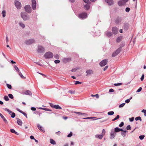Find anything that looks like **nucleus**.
I'll return each instance as SVG.
<instances>
[{"label": "nucleus", "mask_w": 146, "mask_h": 146, "mask_svg": "<svg viewBox=\"0 0 146 146\" xmlns=\"http://www.w3.org/2000/svg\"><path fill=\"white\" fill-rule=\"evenodd\" d=\"M108 62V60L107 59H104L102 60L100 63V65L101 66H105L107 64Z\"/></svg>", "instance_id": "obj_7"}, {"label": "nucleus", "mask_w": 146, "mask_h": 146, "mask_svg": "<svg viewBox=\"0 0 146 146\" xmlns=\"http://www.w3.org/2000/svg\"><path fill=\"white\" fill-rule=\"evenodd\" d=\"M21 16L24 21L28 20L30 19L29 15L25 12H22L21 14Z\"/></svg>", "instance_id": "obj_1"}, {"label": "nucleus", "mask_w": 146, "mask_h": 146, "mask_svg": "<svg viewBox=\"0 0 146 146\" xmlns=\"http://www.w3.org/2000/svg\"><path fill=\"white\" fill-rule=\"evenodd\" d=\"M84 7L86 10H88L90 8V6L89 5L87 4L84 5Z\"/></svg>", "instance_id": "obj_28"}, {"label": "nucleus", "mask_w": 146, "mask_h": 146, "mask_svg": "<svg viewBox=\"0 0 146 146\" xmlns=\"http://www.w3.org/2000/svg\"><path fill=\"white\" fill-rule=\"evenodd\" d=\"M118 31V29L117 27H113L112 28V33L115 35L117 34Z\"/></svg>", "instance_id": "obj_10"}, {"label": "nucleus", "mask_w": 146, "mask_h": 146, "mask_svg": "<svg viewBox=\"0 0 146 146\" xmlns=\"http://www.w3.org/2000/svg\"><path fill=\"white\" fill-rule=\"evenodd\" d=\"M35 42V40L33 39H30L28 40H26L25 43L27 45H30L31 44Z\"/></svg>", "instance_id": "obj_9"}, {"label": "nucleus", "mask_w": 146, "mask_h": 146, "mask_svg": "<svg viewBox=\"0 0 146 146\" xmlns=\"http://www.w3.org/2000/svg\"><path fill=\"white\" fill-rule=\"evenodd\" d=\"M118 5L120 6H121L122 5H124L125 4L123 2L122 0L121 1H119L118 2Z\"/></svg>", "instance_id": "obj_22"}, {"label": "nucleus", "mask_w": 146, "mask_h": 146, "mask_svg": "<svg viewBox=\"0 0 146 146\" xmlns=\"http://www.w3.org/2000/svg\"><path fill=\"white\" fill-rule=\"evenodd\" d=\"M34 113H35V114H38L39 115V117H40L42 113L41 112H40L39 111H35Z\"/></svg>", "instance_id": "obj_25"}, {"label": "nucleus", "mask_w": 146, "mask_h": 146, "mask_svg": "<svg viewBox=\"0 0 146 146\" xmlns=\"http://www.w3.org/2000/svg\"><path fill=\"white\" fill-rule=\"evenodd\" d=\"M126 129L127 130H131V127L130 125H128L126 127Z\"/></svg>", "instance_id": "obj_47"}, {"label": "nucleus", "mask_w": 146, "mask_h": 146, "mask_svg": "<svg viewBox=\"0 0 146 146\" xmlns=\"http://www.w3.org/2000/svg\"><path fill=\"white\" fill-rule=\"evenodd\" d=\"M17 120L18 124L20 126H21L23 123L21 120L18 118H17Z\"/></svg>", "instance_id": "obj_20"}, {"label": "nucleus", "mask_w": 146, "mask_h": 146, "mask_svg": "<svg viewBox=\"0 0 146 146\" xmlns=\"http://www.w3.org/2000/svg\"><path fill=\"white\" fill-rule=\"evenodd\" d=\"M72 135V133L71 132L68 135L67 137H71Z\"/></svg>", "instance_id": "obj_62"}, {"label": "nucleus", "mask_w": 146, "mask_h": 146, "mask_svg": "<svg viewBox=\"0 0 146 146\" xmlns=\"http://www.w3.org/2000/svg\"><path fill=\"white\" fill-rule=\"evenodd\" d=\"M5 14L6 11L5 10L3 11L2 12V15L3 17H5Z\"/></svg>", "instance_id": "obj_34"}, {"label": "nucleus", "mask_w": 146, "mask_h": 146, "mask_svg": "<svg viewBox=\"0 0 146 146\" xmlns=\"http://www.w3.org/2000/svg\"><path fill=\"white\" fill-rule=\"evenodd\" d=\"M32 6L33 10L36 9V2L35 0H32Z\"/></svg>", "instance_id": "obj_12"}, {"label": "nucleus", "mask_w": 146, "mask_h": 146, "mask_svg": "<svg viewBox=\"0 0 146 146\" xmlns=\"http://www.w3.org/2000/svg\"><path fill=\"white\" fill-rule=\"evenodd\" d=\"M83 1L84 2L87 3H90L89 0H84Z\"/></svg>", "instance_id": "obj_58"}, {"label": "nucleus", "mask_w": 146, "mask_h": 146, "mask_svg": "<svg viewBox=\"0 0 146 146\" xmlns=\"http://www.w3.org/2000/svg\"><path fill=\"white\" fill-rule=\"evenodd\" d=\"M18 73H19V75L20 76L21 78L24 79H25L26 78L20 72V71L18 72Z\"/></svg>", "instance_id": "obj_27"}, {"label": "nucleus", "mask_w": 146, "mask_h": 146, "mask_svg": "<svg viewBox=\"0 0 146 146\" xmlns=\"http://www.w3.org/2000/svg\"><path fill=\"white\" fill-rule=\"evenodd\" d=\"M122 84V83H115L114 84V85L115 86H120Z\"/></svg>", "instance_id": "obj_41"}, {"label": "nucleus", "mask_w": 146, "mask_h": 146, "mask_svg": "<svg viewBox=\"0 0 146 146\" xmlns=\"http://www.w3.org/2000/svg\"><path fill=\"white\" fill-rule=\"evenodd\" d=\"M119 118V115H117L116 117L114 118L113 119H112V121H114L116 120L117 119Z\"/></svg>", "instance_id": "obj_36"}, {"label": "nucleus", "mask_w": 146, "mask_h": 146, "mask_svg": "<svg viewBox=\"0 0 146 146\" xmlns=\"http://www.w3.org/2000/svg\"><path fill=\"white\" fill-rule=\"evenodd\" d=\"M108 3L109 5H111L113 4V0H105Z\"/></svg>", "instance_id": "obj_21"}, {"label": "nucleus", "mask_w": 146, "mask_h": 146, "mask_svg": "<svg viewBox=\"0 0 146 146\" xmlns=\"http://www.w3.org/2000/svg\"><path fill=\"white\" fill-rule=\"evenodd\" d=\"M142 88L141 87H140L136 91V92H139L141 91L142 90Z\"/></svg>", "instance_id": "obj_54"}, {"label": "nucleus", "mask_w": 146, "mask_h": 146, "mask_svg": "<svg viewBox=\"0 0 146 146\" xmlns=\"http://www.w3.org/2000/svg\"><path fill=\"white\" fill-rule=\"evenodd\" d=\"M122 38V37L121 36H119V37H118L116 40V42H120L121 40V39Z\"/></svg>", "instance_id": "obj_26"}, {"label": "nucleus", "mask_w": 146, "mask_h": 146, "mask_svg": "<svg viewBox=\"0 0 146 146\" xmlns=\"http://www.w3.org/2000/svg\"><path fill=\"white\" fill-rule=\"evenodd\" d=\"M135 120L137 121L138 120H139L140 121H141L142 119L141 118L140 116L137 117L135 118Z\"/></svg>", "instance_id": "obj_38"}, {"label": "nucleus", "mask_w": 146, "mask_h": 146, "mask_svg": "<svg viewBox=\"0 0 146 146\" xmlns=\"http://www.w3.org/2000/svg\"><path fill=\"white\" fill-rule=\"evenodd\" d=\"M20 26L22 28H24L25 27V25L22 22H19V23Z\"/></svg>", "instance_id": "obj_32"}, {"label": "nucleus", "mask_w": 146, "mask_h": 146, "mask_svg": "<svg viewBox=\"0 0 146 146\" xmlns=\"http://www.w3.org/2000/svg\"><path fill=\"white\" fill-rule=\"evenodd\" d=\"M130 10V9L129 7H127L125 9V11L127 12H128Z\"/></svg>", "instance_id": "obj_59"}, {"label": "nucleus", "mask_w": 146, "mask_h": 146, "mask_svg": "<svg viewBox=\"0 0 146 146\" xmlns=\"http://www.w3.org/2000/svg\"><path fill=\"white\" fill-rule=\"evenodd\" d=\"M15 114L14 113L12 112L11 117L12 118H14L15 117Z\"/></svg>", "instance_id": "obj_53"}, {"label": "nucleus", "mask_w": 146, "mask_h": 146, "mask_svg": "<svg viewBox=\"0 0 146 146\" xmlns=\"http://www.w3.org/2000/svg\"><path fill=\"white\" fill-rule=\"evenodd\" d=\"M10 131L12 133H14L15 132V131L13 129H10Z\"/></svg>", "instance_id": "obj_63"}, {"label": "nucleus", "mask_w": 146, "mask_h": 146, "mask_svg": "<svg viewBox=\"0 0 146 146\" xmlns=\"http://www.w3.org/2000/svg\"><path fill=\"white\" fill-rule=\"evenodd\" d=\"M116 52H114L112 54V56L113 57H114L115 56H116L117 55Z\"/></svg>", "instance_id": "obj_44"}, {"label": "nucleus", "mask_w": 146, "mask_h": 146, "mask_svg": "<svg viewBox=\"0 0 146 146\" xmlns=\"http://www.w3.org/2000/svg\"><path fill=\"white\" fill-rule=\"evenodd\" d=\"M105 35L108 37H110L112 35V33L110 31H107L105 32Z\"/></svg>", "instance_id": "obj_19"}, {"label": "nucleus", "mask_w": 146, "mask_h": 146, "mask_svg": "<svg viewBox=\"0 0 146 146\" xmlns=\"http://www.w3.org/2000/svg\"><path fill=\"white\" fill-rule=\"evenodd\" d=\"M141 112H142L144 113L145 114V116L146 115V110L143 109L142 110Z\"/></svg>", "instance_id": "obj_60"}, {"label": "nucleus", "mask_w": 146, "mask_h": 146, "mask_svg": "<svg viewBox=\"0 0 146 146\" xmlns=\"http://www.w3.org/2000/svg\"><path fill=\"white\" fill-rule=\"evenodd\" d=\"M87 14L86 13H80L78 15L79 17L82 19H85L87 18Z\"/></svg>", "instance_id": "obj_5"}, {"label": "nucleus", "mask_w": 146, "mask_h": 146, "mask_svg": "<svg viewBox=\"0 0 146 146\" xmlns=\"http://www.w3.org/2000/svg\"><path fill=\"white\" fill-rule=\"evenodd\" d=\"M21 113L23 114L24 116H25L27 118V114L26 113L23 111L22 112H21Z\"/></svg>", "instance_id": "obj_50"}, {"label": "nucleus", "mask_w": 146, "mask_h": 146, "mask_svg": "<svg viewBox=\"0 0 146 146\" xmlns=\"http://www.w3.org/2000/svg\"><path fill=\"white\" fill-rule=\"evenodd\" d=\"M126 132H121V135L123 137H125L126 136Z\"/></svg>", "instance_id": "obj_49"}, {"label": "nucleus", "mask_w": 146, "mask_h": 146, "mask_svg": "<svg viewBox=\"0 0 146 146\" xmlns=\"http://www.w3.org/2000/svg\"><path fill=\"white\" fill-rule=\"evenodd\" d=\"M15 5L18 9H20L21 7V5L20 2L16 1L15 2Z\"/></svg>", "instance_id": "obj_11"}, {"label": "nucleus", "mask_w": 146, "mask_h": 146, "mask_svg": "<svg viewBox=\"0 0 146 146\" xmlns=\"http://www.w3.org/2000/svg\"><path fill=\"white\" fill-rule=\"evenodd\" d=\"M45 51L44 48L42 46L38 45L37 49V52L39 53H42Z\"/></svg>", "instance_id": "obj_3"}, {"label": "nucleus", "mask_w": 146, "mask_h": 146, "mask_svg": "<svg viewBox=\"0 0 146 146\" xmlns=\"http://www.w3.org/2000/svg\"><path fill=\"white\" fill-rule=\"evenodd\" d=\"M7 88L9 89H11L12 88V86L11 85L7 84Z\"/></svg>", "instance_id": "obj_48"}, {"label": "nucleus", "mask_w": 146, "mask_h": 146, "mask_svg": "<svg viewBox=\"0 0 146 146\" xmlns=\"http://www.w3.org/2000/svg\"><path fill=\"white\" fill-rule=\"evenodd\" d=\"M81 84V82H80L78 81H76L75 82V84L76 85Z\"/></svg>", "instance_id": "obj_56"}, {"label": "nucleus", "mask_w": 146, "mask_h": 146, "mask_svg": "<svg viewBox=\"0 0 146 146\" xmlns=\"http://www.w3.org/2000/svg\"><path fill=\"white\" fill-rule=\"evenodd\" d=\"M115 133L113 131H111V133H110V138L111 139H113L115 136Z\"/></svg>", "instance_id": "obj_15"}, {"label": "nucleus", "mask_w": 146, "mask_h": 146, "mask_svg": "<svg viewBox=\"0 0 146 146\" xmlns=\"http://www.w3.org/2000/svg\"><path fill=\"white\" fill-rule=\"evenodd\" d=\"M132 98V97H131L129 99L126 100L125 101V102L126 103H128L129 102L130 100Z\"/></svg>", "instance_id": "obj_33"}, {"label": "nucleus", "mask_w": 146, "mask_h": 146, "mask_svg": "<svg viewBox=\"0 0 146 146\" xmlns=\"http://www.w3.org/2000/svg\"><path fill=\"white\" fill-rule=\"evenodd\" d=\"M119 128L118 127H116L114 129V131L115 132H119Z\"/></svg>", "instance_id": "obj_39"}, {"label": "nucleus", "mask_w": 146, "mask_h": 146, "mask_svg": "<svg viewBox=\"0 0 146 146\" xmlns=\"http://www.w3.org/2000/svg\"><path fill=\"white\" fill-rule=\"evenodd\" d=\"M53 56V53L50 52H46L44 55V56L46 59L52 58Z\"/></svg>", "instance_id": "obj_2"}, {"label": "nucleus", "mask_w": 146, "mask_h": 146, "mask_svg": "<svg viewBox=\"0 0 146 146\" xmlns=\"http://www.w3.org/2000/svg\"><path fill=\"white\" fill-rule=\"evenodd\" d=\"M54 57L56 59H59V56L58 54H56L54 55Z\"/></svg>", "instance_id": "obj_51"}, {"label": "nucleus", "mask_w": 146, "mask_h": 146, "mask_svg": "<svg viewBox=\"0 0 146 146\" xmlns=\"http://www.w3.org/2000/svg\"><path fill=\"white\" fill-rule=\"evenodd\" d=\"M134 119V117H133L131 118H129V120L130 121L132 122L133 121Z\"/></svg>", "instance_id": "obj_57"}, {"label": "nucleus", "mask_w": 146, "mask_h": 146, "mask_svg": "<svg viewBox=\"0 0 146 146\" xmlns=\"http://www.w3.org/2000/svg\"><path fill=\"white\" fill-rule=\"evenodd\" d=\"M8 96L10 98L13 99V96L11 94H8Z\"/></svg>", "instance_id": "obj_46"}, {"label": "nucleus", "mask_w": 146, "mask_h": 146, "mask_svg": "<svg viewBox=\"0 0 146 146\" xmlns=\"http://www.w3.org/2000/svg\"><path fill=\"white\" fill-rule=\"evenodd\" d=\"M114 114V112L113 111H109L108 113V115H112Z\"/></svg>", "instance_id": "obj_35"}, {"label": "nucleus", "mask_w": 146, "mask_h": 146, "mask_svg": "<svg viewBox=\"0 0 146 146\" xmlns=\"http://www.w3.org/2000/svg\"><path fill=\"white\" fill-rule=\"evenodd\" d=\"M14 67L15 69L17 71V72H19L20 71V70L17 67V66L16 65H15L14 66Z\"/></svg>", "instance_id": "obj_37"}, {"label": "nucleus", "mask_w": 146, "mask_h": 146, "mask_svg": "<svg viewBox=\"0 0 146 146\" xmlns=\"http://www.w3.org/2000/svg\"><path fill=\"white\" fill-rule=\"evenodd\" d=\"M129 27V25L127 23H125L123 26V29L125 31L128 30Z\"/></svg>", "instance_id": "obj_14"}, {"label": "nucleus", "mask_w": 146, "mask_h": 146, "mask_svg": "<svg viewBox=\"0 0 146 146\" xmlns=\"http://www.w3.org/2000/svg\"><path fill=\"white\" fill-rule=\"evenodd\" d=\"M125 104V103H123L121 104L119 106V108H122L124 106Z\"/></svg>", "instance_id": "obj_42"}, {"label": "nucleus", "mask_w": 146, "mask_h": 146, "mask_svg": "<svg viewBox=\"0 0 146 146\" xmlns=\"http://www.w3.org/2000/svg\"><path fill=\"white\" fill-rule=\"evenodd\" d=\"M77 69L78 68H74V69H72L71 71L72 72H74L77 70Z\"/></svg>", "instance_id": "obj_61"}, {"label": "nucleus", "mask_w": 146, "mask_h": 146, "mask_svg": "<svg viewBox=\"0 0 146 146\" xmlns=\"http://www.w3.org/2000/svg\"><path fill=\"white\" fill-rule=\"evenodd\" d=\"M0 116L1 118L3 119V121H4L5 123H7L8 122L7 119L4 117L3 115L0 113Z\"/></svg>", "instance_id": "obj_18"}, {"label": "nucleus", "mask_w": 146, "mask_h": 146, "mask_svg": "<svg viewBox=\"0 0 146 146\" xmlns=\"http://www.w3.org/2000/svg\"><path fill=\"white\" fill-rule=\"evenodd\" d=\"M86 73L87 74L86 76H88L93 74V71L92 70H87L86 71Z\"/></svg>", "instance_id": "obj_13"}, {"label": "nucleus", "mask_w": 146, "mask_h": 146, "mask_svg": "<svg viewBox=\"0 0 146 146\" xmlns=\"http://www.w3.org/2000/svg\"><path fill=\"white\" fill-rule=\"evenodd\" d=\"M60 61L59 60H56L54 61V62L55 63L57 64L59 63L60 62Z\"/></svg>", "instance_id": "obj_55"}, {"label": "nucleus", "mask_w": 146, "mask_h": 146, "mask_svg": "<svg viewBox=\"0 0 146 146\" xmlns=\"http://www.w3.org/2000/svg\"><path fill=\"white\" fill-rule=\"evenodd\" d=\"M73 113H76L78 114V115H83L85 114V113H83L79 112H76V111H73Z\"/></svg>", "instance_id": "obj_24"}, {"label": "nucleus", "mask_w": 146, "mask_h": 146, "mask_svg": "<svg viewBox=\"0 0 146 146\" xmlns=\"http://www.w3.org/2000/svg\"><path fill=\"white\" fill-rule=\"evenodd\" d=\"M121 50V48H120L117 49L115 52L117 54H118L120 52Z\"/></svg>", "instance_id": "obj_30"}, {"label": "nucleus", "mask_w": 146, "mask_h": 146, "mask_svg": "<svg viewBox=\"0 0 146 146\" xmlns=\"http://www.w3.org/2000/svg\"><path fill=\"white\" fill-rule=\"evenodd\" d=\"M50 106L52 108H55L56 109H62V108L59 105H54L52 103H49Z\"/></svg>", "instance_id": "obj_8"}, {"label": "nucleus", "mask_w": 146, "mask_h": 146, "mask_svg": "<svg viewBox=\"0 0 146 146\" xmlns=\"http://www.w3.org/2000/svg\"><path fill=\"white\" fill-rule=\"evenodd\" d=\"M5 110L7 111L9 114H11L12 113V112L11 111L7 108H5Z\"/></svg>", "instance_id": "obj_29"}, {"label": "nucleus", "mask_w": 146, "mask_h": 146, "mask_svg": "<svg viewBox=\"0 0 146 146\" xmlns=\"http://www.w3.org/2000/svg\"><path fill=\"white\" fill-rule=\"evenodd\" d=\"M124 125V123L123 122H121V123H120V124H119V126L120 127H122V126H123Z\"/></svg>", "instance_id": "obj_52"}, {"label": "nucleus", "mask_w": 146, "mask_h": 146, "mask_svg": "<svg viewBox=\"0 0 146 146\" xmlns=\"http://www.w3.org/2000/svg\"><path fill=\"white\" fill-rule=\"evenodd\" d=\"M71 59L70 58H65L64 59V60L66 62H68L69 61H70L71 60Z\"/></svg>", "instance_id": "obj_40"}, {"label": "nucleus", "mask_w": 146, "mask_h": 146, "mask_svg": "<svg viewBox=\"0 0 146 146\" xmlns=\"http://www.w3.org/2000/svg\"><path fill=\"white\" fill-rule=\"evenodd\" d=\"M144 75L143 74L141 78V81H143L144 79Z\"/></svg>", "instance_id": "obj_64"}, {"label": "nucleus", "mask_w": 146, "mask_h": 146, "mask_svg": "<svg viewBox=\"0 0 146 146\" xmlns=\"http://www.w3.org/2000/svg\"><path fill=\"white\" fill-rule=\"evenodd\" d=\"M37 126L38 128L40 130L43 132H45V131L44 130L43 128L39 124H38Z\"/></svg>", "instance_id": "obj_16"}, {"label": "nucleus", "mask_w": 146, "mask_h": 146, "mask_svg": "<svg viewBox=\"0 0 146 146\" xmlns=\"http://www.w3.org/2000/svg\"><path fill=\"white\" fill-rule=\"evenodd\" d=\"M122 19L121 18H117L115 20V22L117 24H119L121 22Z\"/></svg>", "instance_id": "obj_17"}, {"label": "nucleus", "mask_w": 146, "mask_h": 146, "mask_svg": "<svg viewBox=\"0 0 146 146\" xmlns=\"http://www.w3.org/2000/svg\"><path fill=\"white\" fill-rule=\"evenodd\" d=\"M144 135H141L139 136V137L140 140H142L144 139Z\"/></svg>", "instance_id": "obj_45"}, {"label": "nucleus", "mask_w": 146, "mask_h": 146, "mask_svg": "<svg viewBox=\"0 0 146 146\" xmlns=\"http://www.w3.org/2000/svg\"><path fill=\"white\" fill-rule=\"evenodd\" d=\"M25 94L26 95H28L29 96H31L32 93L29 90H27L25 92Z\"/></svg>", "instance_id": "obj_23"}, {"label": "nucleus", "mask_w": 146, "mask_h": 146, "mask_svg": "<svg viewBox=\"0 0 146 146\" xmlns=\"http://www.w3.org/2000/svg\"><path fill=\"white\" fill-rule=\"evenodd\" d=\"M105 133L106 131L105 129H104L102 130V132L101 134L96 135H95V137L97 138L102 139L105 135Z\"/></svg>", "instance_id": "obj_4"}, {"label": "nucleus", "mask_w": 146, "mask_h": 146, "mask_svg": "<svg viewBox=\"0 0 146 146\" xmlns=\"http://www.w3.org/2000/svg\"><path fill=\"white\" fill-rule=\"evenodd\" d=\"M4 99L6 101H8L9 100V98L7 96H5L4 97Z\"/></svg>", "instance_id": "obj_43"}, {"label": "nucleus", "mask_w": 146, "mask_h": 146, "mask_svg": "<svg viewBox=\"0 0 146 146\" xmlns=\"http://www.w3.org/2000/svg\"><path fill=\"white\" fill-rule=\"evenodd\" d=\"M25 11L29 13H31V9L29 5H26L25 7Z\"/></svg>", "instance_id": "obj_6"}, {"label": "nucleus", "mask_w": 146, "mask_h": 146, "mask_svg": "<svg viewBox=\"0 0 146 146\" xmlns=\"http://www.w3.org/2000/svg\"><path fill=\"white\" fill-rule=\"evenodd\" d=\"M50 143L51 144L55 145L56 144L55 141L53 139H50Z\"/></svg>", "instance_id": "obj_31"}]
</instances>
